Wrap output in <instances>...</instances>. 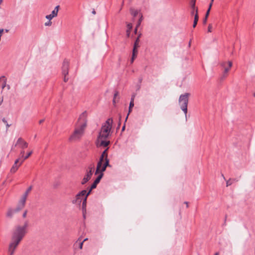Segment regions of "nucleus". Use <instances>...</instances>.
I'll list each match as a JSON object with an SVG mask.
<instances>
[{
    "label": "nucleus",
    "instance_id": "obj_1",
    "mask_svg": "<svg viewBox=\"0 0 255 255\" xmlns=\"http://www.w3.org/2000/svg\"><path fill=\"white\" fill-rule=\"evenodd\" d=\"M113 123L112 118H109L102 125L97 139L99 145L106 147L110 144L109 138L111 135Z\"/></svg>",
    "mask_w": 255,
    "mask_h": 255
},
{
    "label": "nucleus",
    "instance_id": "obj_2",
    "mask_svg": "<svg viewBox=\"0 0 255 255\" xmlns=\"http://www.w3.org/2000/svg\"><path fill=\"white\" fill-rule=\"evenodd\" d=\"M87 113H82L79 116L75 125V129L69 138V141H77L79 140L84 133L87 126Z\"/></svg>",
    "mask_w": 255,
    "mask_h": 255
},
{
    "label": "nucleus",
    "instance_id": "obj_3",
    "mask_svg": "<svg viewBox=\"0 0 255 255\" xmlns=\"http://www.w3.org/2000/svg\"><path fill=\"white\" fill-rule=\"evenodd\" d=\"M29 226V221H25L23 225H16L13 229L11 240L20 243L27 232V228Z\"/></svg>",
    "mask_w": 255,
    "mask_h": 255
},
{
    "label": "nucleus",
    "instance_id": "obj_4",
    "mask_svg": "<svg viewBox=\"0 0 255 255\" xmlns=\"http://www.w3.org/2000/svg\"><path fill=\"white\" fill-rule=\"evenodd\" d=\"M29 226V221H25L23 225H16L13 229L11 240L20 243L27 232V228Z\"/></svg>",
    "mask_w": 255,
    "mask_h": 255
},
{
    "label": "nucleus",
    "instance_id": "obj_5",
    "mask_svg": "<svg viewBox=\"0 0 255 255\" xmlns=\"http://www.w3.org/2000/svg\"><path fill=\"white\" fill-rule=\"evenodd\" d=\"M190 96L189 93H185L180 95L179 99V103L181 109L184 112L185 116L187 113V105L188 103V98Z\"/></svg>",
    "mask_w": 255,
    "mask_h": 255
},
{
    "label": "nucleus",
    "instance_id": "obj_6",
    "mask_svg": "<svg viewBox=\"0 0 255 255\" xmlns=\"http://www.w3.org/2000/svg\"><path fill=\"white\" fill-rule=\"evenodd\" d=\"M86 193V190H83L80 192L79 193H78L75 198L72 200V202L74 204H78L80 205L83 197H84V195Z\"/></svg>",
    "mask_w": 255,
    "mask_h": 255
},
{
    "label": "nucleus",
    "instance_id": "obj_7",
    "mask_svg": "<svg viewBox=\"0 0 255 255\" xmlns=\"http://www.w3.org/2000/svg\"><path fill=\"white\" fill-rule=\"evenodd\" d=\"M19 244V243L10 240L8 245V252H11L14 254L15 251Z\"/></svg>",
    "mask_w": 255,
    "mask_h": 255
},
{
    "label": "nucleus",
    "instance_id": "obj_8",
    "mask_svg": "<svg viewBox=\"0 0 255 255\" xmlns=\"http://www.w3.org/2000/svg\"><path fill=\"white\" fill-rule=\"evenodd\" d=\"M16 146H18L19 147L21 148L22 149H24L25 148L27 147L28 143L26 142L21 137H19L18 138L17 140L16 141V143L14 145L15 147Z\"/></svg>",
    "mask_w": 255,
    "mask_h": 255
},
{
    "label": "nucleus",
    "instance_id": "obj_9",
    "mask_svg": "<svg viewBox=\"0 0 255 255\" xmlns=\"http://www.w3.org/2000/svg\"><path fill=\"white\" fill-rule=\"evenodd\" d=\"M69 63L67 60H64L62 67L63 75H67L69 73Z\"/></svg>",
    "mask_w": 255,
    "mask_h": 255
},
{
    "label": "nucleus",
    "instance_id": "obj_10",
    "mask_svg": "<svg viewBox=\"0 0 255 255\" xmlns=\"http://www.w3.org/2000/svg\"><path fill=\"white\" fill-rule=\"evenodd\" d=\"M221 67L223 68L224 70L227 69L228 71H229L230 69L232 67L233 64L231 61L228 62H223L220 64Z\"/></svg>",
    "mask_w": 255,
    "mask_h": 255
},
{
    "label": "nucleus",
    "instance_id": "obj_11",
    "mask_svg": "<svg viewBox=\"0 0 255 255\" xmlns=\"http://www.w3.org/2000/svg\"><path fill=\"white\" fill-rule=\"evenodd\" d=\"M26 200L21 198L20 200L17 207L15 209V212H18L25 206Z\"/></svg>",
    "mask_w": 255,
    "mask_h": 255
},
{
    "label": "nucleus",
    "instance_id": "obj_12",
    "mask_svg": "<svg viewBox=\"0 0 255 255\" xmlns=\"http://www.w3.org/2000/svg\"><path fill=\"white\" fill-rule=\"evenodd\" d=\"M130 14L132 16H137L138 15H139V16L140 15L142 16V14L141 13V11L140 10L135 9L134 8H130Z\"/></svg>",
    "mask_w": 255,
    "mask_h": 255
},
{
    "label": "nucleus",
    "instance_id": "obj_13",
    "mask_svg": "<svg viewBox=\"0 0 255 255\" xmlns=\"http://www.w3.org/2000/svg\"><path fill=\"white\" fill-rule=\"evenodd\" d=\"M134 97H135L134 95H132L131 98V100H130V102L129 106L128 113V116L126 117V121H127V120L128 119V115L131 112V109L134 106Z\"/></svg>",
    "mask_w": 255,
    "mask_h": 255
},
{
    "label": "nucleus",
    "instance_id": "obj_14",
    "mask_svg": "<svg viewBox=\"0 0 255 255\" xmlns=\"http://www.w3.org/2000/svg\"><path fill=\"white\" fill-rule=\"evenodd\" d=\"M103 164L102 172L105 171L107 167H111V165L109 164V159L108 158L106 159V161L103 163Z\"/></svg>",
    "mask_w": 255,
    "mask_h": 255
},
{
    "label": "nucleus",
    "instance_id": "obj_15",
    "mask_svg": "<svg viewBox=\"0 0 255 255\" xmlns=\"http://www.w3.org/2000/svg\"><path fill=\"white\" fill-rule=\"evenodd\" d=\"M103 164L102 162L98 161L97 163L95 174H99V172H102V167L103 166Z\"/></svg>",
    "mask_w": 255,
    "mask_h": 255
},
{
    "label": "nucleus",
    "instance_id": "obj_16",
    "mask_svg": "<svg viewBox=\"0 0 255 255\" xmlns=\"http://www.w3.org/2000/svg\"><path fill=\"white\" fill-rule=\"evenodd\" d=\"M0 83H2L1 85V88L2 89H3L4 87H6L7 89L9 90L10 89V86L9 85H6V79L4 77H2L1 78Z\"/></svg>",
    "mask_w": 255,
    "mask_h": 255
},
{
    "label": "nucleus",
    "instance_id": "obj_17",
    "mask_svg": "<svg viewBox=\"0 0 255 255\" xmlns=\"http://www.w3.org/2000/svg\"><path fill=\"white\" fill-rule=\"evenodd\" d=\"M191 16H198V8L196 7H191Z\"/></svg>",
    "mask_w": 255,
    "mask_h": 255
},
{
    "label": "nucleus",
    "instance_id": "obj_18",
    "mask_svg": "<svg viewBox=\"0 0 255 255\" xmlns=\"http://www.w3.org/2000/svg\"><path fill=\"white\" fill-rule=\"evenodd\" d=\"M32 187L30 186L25 191V192L24 193V194L21 197V199H24L25 200H26V198L27 197V196L29 193V192L31 190Z\"/></svg>",
    "mask_w": 255,
    "mask_h": 255
},
{
    "label": "nucleus",
    "instance_id": "obj_19",
    "mask_svg": "<svg viewBox=\"0 0 255 255\" xmlns=\"http://www.w3.org/2000/svg\"><path fill=\"white\" fill-rule=\"evenodd\" d=\"M16 212H15V209L14 210H12V209H8V210L7 211V213H6V217H8V218H11L14 213H16Z\"/></svg>",
    "mask_w": 255,
    "mask_h": 255
},
{
    "label": "nucleus",
    "instance_id": "obj_20",
    "mask_svg": "<svg viewBox=\"0 0 255 255\" xmlns=\"http://www.w3.org/2000/svg\"><path fill=\"white\" fill-rule=\"evenodd\" d=\"M238 180L236 178H230L226 182V186L228 187L231 185L234 182H237Z\"/></svg>",
    "mask_w": 255,
    "mask_h": 255
},
{
    "label": "nucleus",
    "instance_id": "obj_21",
    "mask_svg": "<svg viewBox=\"0 0 255 255\" xmlns=\"http://www.w3.org/2000/svg\"><path fill=\"white\" fill-rule=\"evenodd\" d=\"M59 7V6H56L54 9L52 11V13L49 15H47V16H57Z\"/></svg>",
    "mask_w": 255,
    "mask_h": 255
},
{
    "label": "nucleus",
    "instance_id": "obj_22",
    "mask_svg": "<svg viewBox=\"0 0 255 255\" xmlns=\"http://www.w3.org/2000/svg\"><path fill=\"white\" fill-rule=\"evenodd\" d=\"M87 199V197H86L84 196V198L83 200V202H82V211H84L85 210H86Z\"/></svg>",
    "mask_w": 255,
    "mask_h": 255
},
{
    "label": "nucleus",
    "instance_id": "obj_23",
    "mask_svg": "<svg viewBox=\"0 0 255 255\" xmlns=\"http://www.w3.org/2000/svg\"><path fill=\"white\" fill-rule=\"evenodd\" d=\"M91 179L90 177H89V176L87 175L86 174L84 177L83 179H82V181L81 182V184L82 185H84L86 184L90 179Z\"/></svg>",
    "mask_w": 255,
    "mask_h": 255
},
{
    "label": "nucleus",
    "instance_id": "obj_24",
    "mask_svg": "<svg viewBox=\"0 0 255 255\" xmlns=\"http://www.w3.org/2000/svg\"><path fill=\"white\" fill-rule=\"evenodd\" d=\"M20 165V164L19 165H17V164H14L10 169V172L13 173H15L17 170Z\"/></svg>",
    "mask_w": 255,
    "mask_h": 255
},
{
    "label": "nucleus",
    "instance_id": "obj_25",
    "mask_svg": "<svg viewBox=\"0 0 255 255\" xmlns=\"http://www.w3.org/2000/svg\"><path fill=\"white\" fill-rule=\"evenodd\" d=\"M54 17H46V18L48 19L47 21L44 23V25L45 26H51L52 24L51 20Z\"/></svg>",
    "mask_w": 255,
    "mask_h": 255
},
{
    "label": "nucleus",
    "instance_id": "obj_26",
    "mask_svg": "<svg viewBox=\"0 0 255 255\" xmlns=\"http://www.w3.org/2000/svg\"><path fill=\"white\" fill-rule=\"evenodd\" d=\"M137 53V50H132V57L130 60V62L131 63H132L133 62V61L136 56Z\"/></svg>",
    "mask_w": 255,
    "mask_h": 255
},
{
    "label": "nucleus",
    "instance_id": "obj_27",
    "mask_svg": "<svg viewBox=\"0 0 255 255\" xmlns=\"http://www.w3.org/2000/svg\"><path fill=\"white\" fill-rule=\"evenodd\" d=\"M139 37H137L134 43L133 50H137V48L139 47Z\"/></svg>",
    "mask_w": 255,
    "mask_h": 255
},
{
    "label": "nucleus",
    "instance_id": "obj_28",
    "mask_svg": "<svg viewBox=\"0 0 255 255\" xmlns=\"http://www.w3.org/2000/svg\"><path fill=\"white\" fill-rule=\"evenodd\" d=\"M229 71H228L227 69H225L224 70L223 72V74L222 76L221 77V80H223L224 79H225L227 76H228V73Z\"/></svg>",
    "mask_w": 255,
    "mask_h": 255
},
{
    "label": "nucleus",
    "instance_id": "obj_29",
    "mask_svg": "<svg viewBox=\"0 0 255 255\" xmlns=\"http://www.w3.org/2000/svg\"><path fill=\"white\" fill-rule=\"evenodd\" d=\"M103 172H99V175L98 176V177H97V178L95 179V180L96 181H97L98 183L100 182L101 178L103 177Z\"/></svg>",
    "mask_w": 255,
    "mask_h": 255
},
{
    "label": "nucleus",
    "instance_id": "obj_30",
    "mask_svg": "<svg viewBox=\"0 0 255 255\" xmlns=\"http://www.w3.org/2000/svg\"><path fill=\"white\" fill-rule=\"evenodd\" d=\"M103 172H99V175L98 176V177H97V178L95 179V180L96 181H97L98 183L100 182L101 178L103 177Z\"/></svg>",
    "mask_w": 255,
    "mask_h": 255
},
{
    "label": "nucleus",
    "instance_id": "obj_31",
    "mask_svg": "<svg viewBox=\"0 0 255 255\" xmlns=\"http://www.w3.org/2000/svg\"><path fill=\"white\" fill-rule=\"evenodd\" d=\"M32 151H30L26 154V156H24L23 159L21 160V161L20 163V165H21V164L23 162V161L24 160L27 159L32 154Z\"/></svg>",
    "mask_w": 255,
    "mask_h": 255
},
{
    "label": "nucleus",
    "instance_id": "obj_32",
    "mask_svg": "<svg viewBox=\"0 0 255 255\" xmlns=\"http://www.w3.org/2000/svg\"><path fill=\"white\" fill-rule=\"evenodd\" d=\"M213 1H214V0H211V2L210 3V4L209 5V7L208 9L207 10L205 16H209L210 10V9H211L212 4V2H213Z\"/></svg>",
    "mask_w": 255,
    "mask_h": 255
},
{
    "label": "nucleus",
    "instance_id": "obj_33",
    "mask_svg": "<svg viewBox=\"0 0 255 255\" xmlns=\"http://www.w3.org/2000/svg\"><path fill=\"white\" fill-rule=\"evenodd\" d=\"M94 170V164H92L89 166L87 170H88L89 171L93 172Z\"/></svg>",
    "mask_w": 255,
    "mask_h": 255
},
{
    "label": "nucleus",
    "instance_id": "obj_34",
    "mask_svg": "<svg viewBox=\"0 0 255 255\" xmlns=\"http://www.w3.org/2000/svg\"><path fill=\"white\" fill-rule=\"evenodd\" d=\"M106 158H107V157L101 155L99 161L103 163L105 161H106Z\"/></svg>",
    "mask_w": 255,
    "mask_h": 255
},
{
    "label": "nucleus",
    "instance_id": "obj_35",
    "mask_svg": "<svg viewBox=\"0 0 255 255\" xmlns=\"http://www.w3.org/2000/svg\"><path fill=\"white\" fill-rule=\"evenodd\" d=\"M99 183L96 181V180L94 181V182H93V183L92 184L91 187L92 189H95V188H96L97 187V184H98Z\"/></svg>",
    "mask_w": 255,
    "mask_h": 255
},
{
    "label": "nucleus",
    "instance_id": "obj_36",
    "mask_svg": "<svg viewBox=\"0 0 255 255\" xmlns=\"http://www.w3.org/2000/svg\"><path fill=\"white\" fill-rule=\"evenodd\" d=\"M2 121L6 124V128L7 129L10 126V125H9L7 123V121L6 120L3 118L2 119Z\"/></svg>",
    "mask_w": 255,
    "mask_h": 255
},
{
    "label": "nucleus",
    "instance_id": "obj_37",
    "mask_svg": "<svg viewBox=\"0 0 255 255\" xmlns=\"http://www.w3.org/2000/svg\"><path fill=\"white\" fill-rule=\"evenodd\" d=\"M108 149H105L102 153L101 155L104 156L108 158V153H107Z\"/></svg>",
    "mask_w": 255,
    "mask_h": 255
},
{
    "label": "nucleus",
    "instance_id": "obj_38",
    "mask_svg": "<svg viewBox=\"0 0 255 255\" xmlns=\"http://www.w3.org/2000/svg\"><path fill=\"white\" fill-rule=\"evenodd\" d=\"M127 30H130L132 27V24L131 23H128L127 24Z\"/></svg>",
    "mask_w": 255,
    "mask_h": 255
},
{
    "label": "nucleus",
    "instance_id": "obj_39",
    "mask_svg": "<svg viewBox=\"0 0 255 255\" xmlns=\"http://www.w3.org/2000/svg\"><path fill=\"white\" fill-rule=\"evenodd\" d=\"M93 189H92L91 187H90L89 190L88 191V192H87L86 191V193L85 194V195H84L85 197H88V196L90 195V194L91 193L92 190H93Z\"/></svg>",
    "mask_w": 255,
    "mask_h": 255
},
{
    "label": "nucleus",
    "instance_id": "obj_40",
    "mask_svg": "<svg viewBox=\"0 0 255 255\" xmlns=\"http://www.w3.org/2000/svg\"><path fill=\"white\" fill-rule=\"evenodd\" d=\"M117 97H118V99H120L119 95V92L118 91H116L114 94V99H116Z\"/></svg>",
    "mask_w": 255,
    "mask_h": 255
},
{
    "label": "nucleus",
    "instance_id": "obj_41",
    "mask_svg": "<svg viewBox=\"0 0 255 255\" xmlns=\"http://www.w3.org/2000/svg\"><path fill=\"white\" fill-rule=\"evenodd\" d=\"M196 0H191V7H196L195 6Z\"/></svg>",
    "mask_w": 255,
    "mask_h": 255
},
{
    "label": "nucleus",
    "instance_id": "obj_42",
    "mask_svg": "<svg viewBox=\"0 0 255 255\" xmlns=\"http://www.w3.org/2000/svg\"><path fill=\"white\" fill-rule=\"evenodd\" d=\"M93 172L89 171L88 170L87 171L86 175L89 176V177L91 178V176L93 174Z\"/></svg>",
    "mask_w": 255,
    "mask_h": 255
},
{
    "label": "nucleus",
    "instance_id": "obj_43",
    "mask_svg": "<svg viewBox=\"0 0 255 255\" xmlns=\"http://www.w3.org/2000/svg\"><path fill=\"white\" fill-rule=\"evenodd\" d=\"M212 26L211 24H210L208 26V31L209 32H211L212 31Z\"/></svg>",
    "mask_w": 255,
    "mask_h": 255
},
{
    "label": "nucleus",
    "instance_id": "obj_44",
    "mask_svg": "<svg viewBox=\"0 0 255 255\" xmlns=\"http://www.w3.org/2000/svg\"><path fill=\"white\" fill-rule=\"evenodd\" d=\"M27 213V210H25V211L23 212V214H22V217H23V218H26V217Z\"/></svg>",
    "mask_w": 255,
    "mask_h": 255
},
{
    "label": "nucleus",
    "instance_id": "obj_45",
    "mask_svg": "<svg viewBox=\"0 0 255 255\" xmlns=\"http://www.w3.org/2000/svg\"><path fill=\"white\" fill-rule=\"evenodd\" d=\"M83 242H80L79 243V248H80V249H82V248H83Z\"/></svg>",
    "mask_w": 255,
    "mask_h": 255
},
{
    "label": "nucleus",
    "instance_id": "obj_46",
    "mask_svg": "<svg viewBox=\"0 0 255 255\" xmlns=\"http://www.w3.org/2000/svg\"><path fill=\"white\" fill-rule=\"evenodd\" d=\"M63 76H64V79H63L64 81L65 82H67L68 80V78H67L66 77L67 75H63Z\"/></svg>",
    "mask_w": 255,
    "mask_h": 255
},
{
    "label": "nucleus",
    "instance_id": "obj_47",
    "mask_svg": "<svg viewBox=\"0 0 255 255\" xmlns=\"http://www.w3.org/2000/svg\"><path fill=\"white\" fill-rule=\"evenodd\" d=\"M83 212V217L84 219L86 218V210H85L84 211H82Z\"/></svg>",
    "mask_w": 255,
    "mask_h": 255
},
{
    "label": "nucleus",
    "instance_id": "obj_48",
    "mask_svg": "<svg viewBox=\"0 0 255 255\" xmlns=\"http://www.w3.org/2000/svg\"><path fill=\"white\" fill-rule=\"evenodd\" d=\"M24 150H21V152H20V155L21 156V157L23 158V157H24Z\"/></svg>",
    "mask_w": 255,
    "mask_h": 255
},
{
    "label": "nucleus",
    "instance_id": "obj_49",
    "mask_svg": "<svg viewBox=\"0 0 255 255\" xmlns=\"http://www.w3.org/2000/svg\"><path fill=\"white\" fill-rule=\"evenodd\" d=\"M207 17H205V18L203 20V23L205 24L207 22Z\"/></svg>",
    "mask_w": 255,
    "mask_h": 255
},
{
    "label": "nucleus",
    "instance_id": "obj_50",
    "mask_svg": "<svg viewBox=\"0 0 255 255\" xmlns=\"http://www.w3.org/2000/svg\"><path fill=\"white\" fill-rule=\"evenodd\" d=\"M140 24H141V23L140 22V21H137L136 25V27L138 28L140 26Z\"/></svg>",
    "mask_w": 255,
    "mask_h": 255
},
{
    "label": "nucleus",
    "instance_id": "obj_51",
    "mask_svg": "<svg viewBox=\"0 0 255 255\" xmlns=\"http://www.w3.org/2000/svg\"><path fill=\"white\" fill-rule=\"evenodd\" d=\"M130 30H127V35L128 37L129 36V35H130Z\"/></svg>",
    "mask_w": 255,
    "mask_h": 255
},
{
    "label": "nucleus",
    "instance_id": "obj_52",
    "mask_svg": "<svg viewBox=\"0 0 255 255\" xmlns=\"http://www.w3.org/2000/svg\"><path fill=\"white\" fill-rule=\"evenodd\" d=\"M3 29H0V37L1 36L2 33H3Z\"/></svg>",
    "mask_w": 255,
    "mask_h": 255
},
{
    "label": "nucleus",
    "instance_id": "obj_53",
    "mask_svg": "<svg viewBox=\"0 0 255 255\" xmlns=\"http://www.w3.org/2000/svg\"><path fill=\"white\" fill-rule=\"evenodd\" d=\"M198 19H199V17H194V21H196V22H198Z\"/></svg>",
    "mask_w": 255,
    "mask_h": 255
},
{
    "label": "nucleus",
    "instance_id": "obj_54",
    "mask_svg": "<svg viewBox=\"0 0 255 255\" xmlns=\"http://www.w3.org/2000/svg\"><path fill=\"white\" fill-rule=\"evenodd\" d=\"M113 103L114 105H116V99H113Z\"/></svg>",
    "mask_w": 255,
    "mask_h": 255
},
{
    "label": "nucleus",
    "instance_id": "obj_55",
    "mask_svg": "<svg viewBox=\"0 0 255 255\" xmlns=\"http://www.w3.org/2000/svg\"><path fill=\"white\" fill-rule=\"evenodd\" d=\"M58 185L59 184L58 183H55L53 185V187L54 188H56L58 187Z\"/></svg>",
    "mask_w": 255,
    "mask_h": 255
},
{
    "label": "nucleus",
    "instance_id": "obj_56",
    "mask_svg": "<svg viewBox=\"0 0 255 255\" xmlns=\"http://www.w3.org/2000/svg\"><path fill=\"white\" fill-rule=\"evenodd\" d=\"M19 161V159H17L15 161V162H14V164H17L18 163Z\"/></svg>",
    "mask_w": 255,
    "mask_h": 255
},
{
    "label": "nucleus",
    "instance_id": "obj_57",
    "mask_svg": "<svg viewBox=\"0 0 255 255\" xmlns=\"http://www.w3.org/2000/svg\"><path fill=\"white\" fill-rule=\"evenodd\" d=\"M197 22H196V21H194L193 25V27H196V26L197 25Z\"/></svg>",
    "mask_w": 255,
    "mask_h": 255
},
{
    "label": "nucleus",
    "instance_id": "obj_58",
    "mask_svg": "<svg viewBox=\"0 0 255 255\" xmlns=\"http://www.w3.org/2000/svg\"><path fill=\"white\" fill-rule=\"evenodd\" d=\"M143 20L142 17H140L139 19H138V21H140L141 23Z\"/></svg>",
    "mask_w": 255,
    "mask_h": 255
},
{
    "label": "nucleus",
    "instance_id": "obj_59",
    "mask_svg": "<svg viewBox=\"0 0 255 255\" xmlns=\"http://www.w3.org/2000/svg\"><path fill=\"white\" fill-rule=\"evenodd\" d=\"M44 122V119L41 120L39 121V123L40 124H42Z\"/></svg>",
    "mask_w": 255,
    "mask_h": 255
},
{
    "label": "nucleus",
    "instance_id": "obj_60",
    "mask_svg": "<svg viewBox=\"0 0 255 255\" xmlns=\"http://www.w3.org/2000/svg\"><path fill=\"white\" fill-rule=\"evenodd\" d=\"M14 253L11 252H8V255H13Z\"/></svg>",
    "mask_w": 255,
    "mask_h": 255
},
{
    "label": "nucleus",
    "instance_id": "obj_61",
    "mask_svg": "<svg viewBox=\"0 0 255 255\" xmlns=\"http://www.w3.org/2000/svg\"><path fill=\"white\" fill-rule=\"evenodd\" d=\"M137 28H136L135 27V28L134 31V32L135 34H136L137 33Z\"/></svg>",
    "mask_w": 255,
    "mask_h": 255
},
{
    "label": "nucleus",
    "instance_id": "obj_62",
    "mask_svg": "<svg viewBox=\"0 0 255 255\" xmlns=\"http://www.w3.org/2000/svg\"><path fill=\"white\" fill-rule=\"evenodd\" d=\"M184 203L186 205L187 208L188 207V203L187 202H185Z\"/></svg>",
    "mask_w": 255,
    "mask_h": 255
},
{
    "label": "nucleus",
    "instance_id": "obj_63",
    "mask_svg": "<svg viewBox=\"0 0 255 255\" xmlns=\"http://www.w3.org/2000/svg\"><path fill=\"white\" fill-rule=\"evenodd\" d=\"M125 126H124L122 128V130H125Z\"/></svg>",
    "mask_w": 255,
    "mask_h": 255
},
{
    "label": "nucleus",
    "instance_id": "obj_64",
    "mask_svg": "<svg viewBox=\"0 0 255 255\" xmlns=\"http://www.w3.org/2000/svg\"><path fill=\"white\" fill-rule=\"evenodd\" d=\"M214 255H219V253H216Z\"/></svg>",
    "mask_w": 255,
    "mask_h": 255
}]
</instances>
